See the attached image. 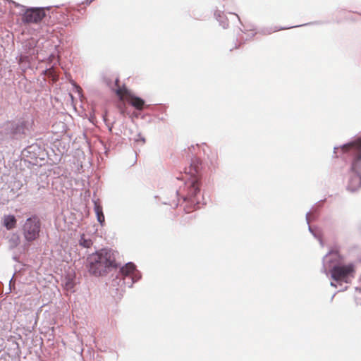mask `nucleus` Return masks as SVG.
Here are the masks:
<instances>
[{"label":"nucleus","instance_id":"nucleus-6","mask_svg":"<svg viewBox=\"0 0 361 361\" xmlns=\"http://www.w3.org/2000/svg\"><path fill=\"white\" fill-rule=\"evenodd\" d=\"M360 166L361 160L358 159L357 157H355L351 166L353 173L350 176L348 185V190L352 192L356 191L361 187V175L359 173Z\"/></svg>","mask_w":361,"mask_h":361},{"label":"nucleus","instance_id":"nucleus-3","mask_svg":"<svg viewBox=\"0 0 361 361\" xmlns=\"http://www.w3.org/2000/svg\"><path fill=\"white\" fill-rule=\"evenodd\" d=\"M355 266L353 264H337L330 270L331 278L338 282L348 283L355 276Z\"/></svg>","mask_w":361,"mask_h":361},{"label":"nucleus","instance_id":"nucleus-5","mask_svg":"<svg viewBox=\"0 0 361 361\" xmlns=\"http://www.w3.org/2000/svg\"><path fill=\"white\" fill-rule=\"evenodd\" d=\"M40 221L36 216L28 218L23 226L25 238L27 241H33L39 237Z\"/></svg>","mask_w":361,"mask_h":361},{"label":"nucleus","instance_id":"nucleus-12","mask_svg":"<svg viewBox=\"0 0 361 361\" xmlns=\"http://www.w3.org/2000/svg\"><path fill=\"white\" fill-rule=\"evenodd\" d=\"M135 271V266L133 263H128L121 269V272L124 276H128Z\"/></svg>","mask_w":361,"mask_h":361},{"label":"nucleus","instance_id":"nucleus-7","mask_svg":"<svg viewBox=\"0 0 361 361\" xmlns=\"http://www.w3.org/2000/svg\"><path fill=\"white\" fill-rule=\"evenodd\" d=\"M46 16L45 11L41 8H32L27 9L24 16L23 21L27 23H37Z\"/></svg>","mask_w":361,"mask_h":361},{"label":"nucleus","instance_id":"nucleus-1","mask_svg":"<svg viewBox=\"0 0 361 361\" xmlns=\"http://www.w3.org/2000/svg\"><path fill=\"white\" fill-rule=\"evenodd\" d=\"M90 272L95 276H102L111 268L116 267L115 257L111 251L102 249L87 257Z\"/></svg>","mask_w":361,"mask_h":361},{"label":"nucleus","instance_id":"nucleus-4","mask_svg":"<svg viewBox=\"0 0 361 361\" xmlns=\"http://www.w3.org/2000/svg\"><path fill=\"white\" fill-rule=\"evenodd\" d=\"M115 83L117 87L116 94L121 101H127L137 110H142L144 109L145 101L142 99L133 95L125 85L121 87L118 78L116 80Z\"/></svg>","mask_w":361,"mask_h":361},{"label":"nucleus","instance_id":"nucleus-13","mask_svg":"<svg viewBox=\"0 0 361 361\" xmlns=\"http://www.w3.org/2000/svg\"><path fill=\"white\" fill-rule=\"evenodd\" d=\"M80 245L84 247H90L92 245V241L90 239H86L85 235H82L80 240Z\"/></svg>","mask_w":361,"mask_h":361},{"label":"nucleus","instance_id":"nucleus-11","mask_svg":"<svg viewBox=\"0 0 361 361\" xmlns=\"http://www.w3.org/2000/svg\"><path fill=\"white\" fill-rule=\"evenodd\" d=\"M94 212L98 221L102 224L104 222V215L103 214L102 207L97 202H94Z\"/></svg>","mask_w":361,"mask_h":361},{"label":"nucleus","instance_id":"nucleus-9","mask_svg":"<svg viewBox=\"0 0 361 361\" xmlns=\"http://www.w3.org/2000/svg\"><path fill=\"white\" fill-rule=\"evenodd\" d=\"M16 219L13 215H5L2 218V224L8 230L14 228L16 226Z\"/></svg>","mask_w":361,"mask_h":361},{"label":"nucleus","instance_id":"nucleus-2","mask_svg":"<svg viewBox=\"0 0 361 361\" xmlns=\"http://www.w3.org/2000/svg\"><path fill=\"white\" fill-rule=\"evenodd\" d=\"M200 161L198 159L192 160L190 165L185 168V173L190 175V178L185 183L188 187V193L183 197L184 201L188 200L192 204L199 203L196 197L200 193Z\"/></svg>","mask_w":361,"mask_h":361},{"label":"nucleus","instance_id":"nucleus-10","mask_svg":"<svg viewBox=\"0 0 361 361\" xmlns=\"http://www.w3.org/2000/svg\"><path fill=\"white\" fill-rule=\"evenodd\" d=\"M8 128L12 130V133L16 134L21 132L25 128V124L24 122L15 123L13 122L7 123Z\"/></svg>","mask_w":361,"mask_h":361},{"label":"nucleus","instance_id":"nucleus-8","mask_svg":"<svg viewBox=\"0 0 361 361\" xmlns=\"http://www.w3.org/2000/svg\"><path fill=\"white\" fill-rule=\"evenodd\" d=\"M342 150L344 152H352L355 157L361 160V137L354 142L343 145Z\"/></svg>","mask_w":361,"mask_h":361}]
</instances>
